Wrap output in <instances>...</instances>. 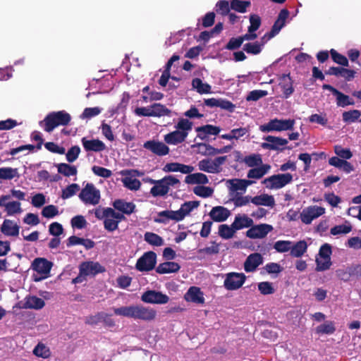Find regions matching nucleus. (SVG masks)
Instances as JSON below:
<instances>
[{
	"instance_id": "42",
	"label": "nucleus",
	"mask_w": 361,
	"mask_h": 361,
	"mask_svg": "<svg viewBox=\"0 0 361 361\" xmlns=\"http://www.w3.org/2000/svg\"><path fill=\"white\" fill-rule=\"evenodd\" d=\"M262 47L263 43L259 42H248L243 45V49L247 54L257 55L262 51Z\"/></svg>"
},
{
	"instance_id": "40",
	"label": "nucleus",
	"mask_w": 361,
	"mask_h": 361,
	"mask_svg": "<svg viewBox=\"0 0 361 361\" xmlns=\"http://www.w3.org/2000/svg\"><path fill=\"white\" fill-rule=\"evenodd\" d=\"M16 177H19L18 169L11 167L0 168V179L11 180Z\"/></svg>"
},
{
	"instance_id": "37",
	"label": "nucleus",
	"mask_w": 361,
	"mask_h": 361,
	"mask_svg": "<svg viewBox=\"0 0 361 361\" xmlns=\"http://www.w3.org/2000/svg\"><path fill=\"white\" fill-rule=\"evenodd\" d=\"M231 184L230 190L233 192L238 190L245 191L247 187L252 183V181L243 179L229 180Z\"/></svg>"
},
{
	"instance_id": "64",
	"label": "nucleus",
	"mask_w": 361,
	"mask_h": 361,
	"mask_svg": "<svg viewBox=\"0 0 361 361\" xmlns=\"http://www.w3.org/2000/svg\"><path fill=\"white\" fill-rule=\"evenodd\" d=\"M58 208L53 204L47 205L44 207L42 210V215L45 218H53L58 215Z\"/></svg>"
},
{
	"instance_id": "31",
	"label": "nucleus",
	"mask_w": 361,
	"mask_h": 361,
	"mask_svg": "<svg viewBox=\"0 0 361 361\" xmlns=\"http://www.w3.org/2000/svg\"><path fill=\"white\" fill-rule=\"evenodd\" d=\"M270 169L271 166L269 164H261L249 170L247 176L248 178L259 179L267 174Z\"/></svg>"
},
{
	"instance_id": "15",
	"label": "nucleus",
	"mask_w": 361,
	"mask_h": 361,
	"mask_svg": "<svg viewBox=\"0 0 361 361\" xmlns=\"http://www.w3.org/2000/svg\"><path fill=\"white\" fill-rule=\"evenodd\" d=\"M272 230V226L269 224H262L255 226L252 225L250 226V228L247 231L246 236L251 239L263 238Z\"/></svg>"
},
{
	"instance_id": "46",
	"label": "nucleus",
	"mask_w": 361,
	"mask_h": 361,
	"mask_svg": "<svg viewBox=\"0 0 361 361\" xmlns=\"http://www.w3.org/2000/svg\"><path fill=\"white\" fill-rule=\"evenodd\" d=\"M243 162L249 167H254L259 166L262 164V159L259 154H252L245 156L243 159Z\"/></svg>"
},
{
	"instance_id": "58",
	"label": "nucleus",
	"mask_w": 361,
	"mask_h": 361,
	"mask_svg": "<svg viewBox=\"0 0 361 361\" xmlns=\"http://www.w3.org/2000/svg\"><path fill=\"white\" fill-rule=\"evenodd\" d=\"M33 353L35 355L43 358H47L50 355L49 349L42 343H39L35 347Z\"/></svg>"
},
{
	"instance_id": "26",
	"label": "nucleus",
	"mask_w": 361,
	"mask_h": 361,
	"mask_svg": "<svg viewBox=\"0 0 361 361\" xmlns=\"http://www.w3.org/2000/svg\"><path fill=\"white\" fill-rule=\"evenodd\" d=\"M115 209L121 212L123 214L130 215L135 212V204L133 202H127L123 200L117 199L113 202Z\"/></svg>"
},
{
	"instance_id": "35",
	"label": "nucleus",
	"mask_w": 361,
	"mask_h": 361,
	"mask_svg": "<svg viewBox=\"0 0 361 361\" xmlns=\"http://www.w3.org/2000/svg\"><path fill=\"white\" fill-rule=\"evenodd\" d=\"M191 147L193 149L196 148L197 149V153L204 156L215 155V147L204 142L194 144Z\"/></svg>"
},
{
	"instance_id": "29",
	"label": "nucleus",
	"mask_w": 361,
	"mask_h": 361,
	"mask_svg": "<svg viewBox=\"0 0 361 361\" xmlns=\"http://www.w3.org/2000/svg\"><path fill=\"white\" fill-rule=\"evenodd\" d=\"M45 305L44 301L37 296H28L25 298V302L21 306L24 309L40 310Z\"/></svg>"
},
{
	"instance_id": "12",
	"label": "nucleus",
	"mask_w": 361,
	"mask_h": 361,
	"mask_svg": "<svg viewBox=\"0 0 361 361\" xmlns=\"http://www.w3.org/2000/svg\"><path fill=\"white\" fill-rule=\"evenodd\" d=\"M325 213V209L318 206H310L302 210L300 218L302 223L310 224L312 221Z\"/></svg>"
},
{
	"instance_id": "4",
	"label": "nucleus",
	"mask_w": 361,
	"mask_h": 361,
	"mask_svg": "<svg viewBox=\"0 0 361 361\" xmlns=\"http://www.w3.org/2000/svg\"><path fill=\"white\" fill-rule=\"evenodd\" d=\"M295 121L294 119H278L270 120L267 123L259 126L262 132L285 131L293 129Z\"/></svg>"
},
{
	"instance_id": "30",
	"label": "nucleus",
	"mask_w": 361,
	"mask_h": 361,
	"mask_svg": "<svg viewBox=\"0 0 361 361\" xmlns=\"http://www.w3.org/2000/svg\"><path fill=\"white\" fill-rule=\"evenodd\" d=\"M251 202L255 205H264L271 207L275 205L274 197L267 194H262L252 197Z\"/></svg>"
},
{
	"instance_id": "39",
	"label": "nucleus",
	"mask_w": 361,
	"mask_h": 361,
	"mask_svg": "<svg viewBox=\"0 0 361 361\" xmlns=\"http://www.w3.org/2000/svg\"><path fill=\"white\" fill-rule=\"evenodd\" d=\"M361 116V111L357 109H353L348 111H344L342 114L343 121L345 123H354Z\"/></svg>"
},
{
	"instance_id": "23",
	"label": "nucleus",
	"mask_w": 361,
	"mask_h": 361,
	"mask_svg": "<svg viewBox=\"0 0 361 361\" xmlns=\"http://www.w3.org/2000/svg\"><path fill=\"white\" fill-rule=\"evenodd\" d=\"M279 85L281 86L284 97L288 98L294 92L293 80L290 74H282L279 77Z\"/></svg>"
},
{
	"instance_id": "44",
	"label": "nucleus",
	"mask_w": 361,
	"mask_h": 361,
	"mask_svg": "<svg viewBox=\"0 0 361 361\" xmlns=\"http://www.w3.org/2000/svg\"><path fill=\"white\" fill-rule=\"evenodd\" d=\"M335 331L334 324L331 321H327L316 328V332L319 334H332Z\"/></svg>"
},
{
	"instance_id": "22",
	"label": "nucleus",
	"mask_w": 361,
	"mask_h": 361,
	"mask_svg": "<svg viewBox=\"0 0 361 361\" xmlns=\"http://www.w3.org/2000/svg\"><path fill=\"white\" fill-rule=\"evenodd\" d=\"M231 215V212L222 206H216L212 209L209 212L211 219L216 222H223Z\"/></svg>"
},
{
	"instance_id": "1",
	"label": "nucleus",
	"mask_w": 361,
	"mask_h": 361,
	"mask_svg": "<svg viewBox=\"0 0 361 361\" xmlns=\"http://www.w3.org/2000/svg\"><path fill=\"white\" fill-rule=\"evenodd\" d=\"M113 310L116 315L143 321H152L157 316V312L153 308L140 305L113 307Z\"/></svg>"
},
{
	"instance_id": "47",
	"label": "nucleus",
	"mask_w": 361,
	"mask_h": 361,
	"mask_svg": "<svg viewBox=\"0 0 361 361\" xmlns=\"http://www.w3.org/2000/svg\"><path fill=\"white\" fill-rule=\"evenodd\" d=\"M250 6V1H240V0H231V9L239 12L245 13L247 8Z\"/></svg>"
},
{
	"instance_id": "54",
	"label": "nucleus",
	"mask_w": 361,
	"mask_h": 361,
	"mask_svg": "<svg viewBox=\"0 0 361 361\" xmlns=\"http://www.w3.org/2000/svg\"><path fill=\"white\" fill-rule=\"evenodd\" d=\"M293 242L290 240H278L274 245V248L278 252H286L288 251H290V248H292Z\"/></svg>"
},
{
	"instance_id": "20",
	"label": "nucleus",
	"mask_w": 361,
	"mask_h": 361,
	"mask_svg": "<svg viewBox=\"0 0 361 361\" xmlns=\"http://www.w3.org/2000/svg\"><path fill=\"white\" fill-rule=\"evenodd\" d=\"M184 299L188 302H192L196 304H204V293L200 288L197 286H191L184 295Z\"/></svg>"
},
{
	"instance_id": "11",
	"label": "nucleus",
	"mask_w": 361,
	"mask_h": 361,
	"mask_svg": "<svg viewBox=\"0 0 361 361\" xmlns=\"http://www.w3.org/2000/svg\"><path fill=\"white\" fill-rule=\"evenodd\" d=\"M267 142H262L261 146L263 149L269 150H275L283 152L286 147H285L288 144V140L275 137L272 135H268L264 137Z\"/></svg>"
},
{
	"instance_id": "16",
	"label": "nucleus",
	"mask_w": 361,
	"mask_h": 361,
	"mask_svg": "<svg viewBox=\"0 0 361 361\" xmlns=\"http://www.w3.org/2000/svg\"><path fill=\"white\" fill-rule=\"evenodd\" d=\"M52 262L45 258H36L32 263V268L37 273L44 275L42 278H47L52 267Z\"/></svg>"
},
{
	"instance_id": "51",
	"label": "nucleus",
	"mask_w": 361,
	"mask_h": 361,
	"mask_svg": "<svg viewBox=\"0 0 361 361\" xmlns=\"http://www.w3.org/2000/svg\"><path fill=\"white\" fill-rule=\"evenodd\" d=\"M175 127L178 130L185 133L188 136L192 128V122L187 118H180Z\"/></svg>"
},
{
	"instance_id": "17",
	"label": "nucleus",
	"mask_w": 361,
	"mask_h": 361,
	"mask_svg": "<svg viewBox=\"0 0 361 361\" xmlns=\"http://www.w3.org/2000/svg\"><path fill=\"white\" fill-rule=\"evenodd\" d=\"M195 130L197 133V137L202 140L207 141L209 135H218L221 128L219 126L207 124L197 127Z\"/></svg>"
},
{
	"instance_id": "25",
	"label": "nucleus",
	"mask_w": 361,
	"mask_h": 361,
	"mask_svg": "<svg viewBox=\"0 0 361 361\" xmlns=\"http://www.w3.org/2000/svg\"><path fill=\"white\" fill-rule=\"evenodd\" d=\"M187 134L184 132H180L177 129L173 132H171L164 137V140L169 145H176L182 143L185 140Z\"/></svg>"
},
{
	"instance_id": "33",
	"label": "nucleus",
	"mask_w": 361,
	"mask_h": 361,
	"mask_svg": "<svg viewBox=\"0 0 361 361\" xmlns=\"http://www.w3.org/2000/svg\"><path fill=\"white\" fill-rule=\"evenodd\" d=\"M151 111L152 117L170 116L171 113L170 109L161 103L152 104Z\"/></svg>"
},
{
	"instance_id": "32",
	"label": "nucleus",
	"mask_w": 361,
	"mask_h": 361,
	"mask_svg": "<svg viewBox=\"0 0 361 361\" xmlns=\"http://www.w3.org/2000/svg\"><path fill=\"white\" fill-rule=\"evenodd\" d=\"M188 184H207L209 182L207 176L202 173H195L188 175L185 178Z\"/></svg>"
},
{
	"instance_id": "59",
	"label": "nucleus",
	"mask_w": 361,
	"mask_h": 361,
	"mask_svg": "<svg viewBox=\"0 0 361 361\" xmlns=\"http://www.w3.org/2000/svg\"><path fill=\"white\" fill-rule=\"evenodd\" d=\"M250 25L248 27V32H255L259 28L261 25V18L257 14H252L250 16Z\"/></svg>"
},
{
	"instance_id": "3",
	"label": "nucleus",
	"mask_w": 361,
	"mask_h": 361,
	"mask_svg": "<svg viewBox=\"0 0 361 361\" xmlns=\"http://www.w3.org/2000/svg\"><path fill=\"white\" fill-rule=\"evenodd\" d=\"M148 182L151 184H154V186L151 188L149 192L154 197L166 195L170 190V187L180 184V180L175 176L171 175L166 176L159 180L149 178Z\"/></svg>"
},
{
	"instance_id": "6",
	"label": "nucleus",
	"mask_w": 361,
	"mask_h": 361,
	"mask_svg": "<svg viewBox=\"0 0 361 361\" xmlns=\"http://www.w3.org/2000/svg\"><path fill=\"white\" fill-rule=\"evenodd\" d=\"M293 180V176L289 173L273 175L265 178L262 183L268 189H280L289 184Z\"/></svg>"
},
{
	"instance_id": "52",
	"label": "nucleus",
	"mask_w": 361,
	"mask_h": 361,
	"mask_svg": "<svg viewBox=\"0 0 361 361\" xmlns=\"http://www.w3.org/2000/svg\"><path fill=\"white\" fill-rule=\"evenodd\" d=\"M231 8V5L226 0H220L216 4V12L223 16H227Z\"/></svg>"
},
{
	"instance_id": "56",
	"label": "nucleus",
	"mask_w": 361,
	"mask_h": 361,
	"mask_svg": "<svg viewBox=\"0 0 361 361\" xmlns=\"http://www.w3.org/2000/svg\"><path fill=\"white\" fill-rule=\"evenodd\" d=\"M330 54L333 61L335 63L341 65L344 67L348 66V60L345 56L339 54L334 49H331L330 50Z\"/></svg>"
},
{
	"instance_id": "45",
	"label": "nucleus",
	"mask_w": 361,
	"mask_h": 361,
	"mask_svg": "<svg viewBox=\"0 0 361 361\" xmlns=\"http://www.w3.org/2000/svg\"><path fill=\"white\" fill-rule=\"evenodd\" d=\"M236 230L231 225L229 226L227 224H221L219 226V235L224 239L231 238Z\"/></svg>"
},
{
	"instance_id": "41",
	"label": "nucleus",
	"mask_w": 361,
	"mask_h": 361,
	"mask_svg": "<svg viewBox=\"0 0 361 361\" xmlns=\"http://www.w3.org/2000/svg\"><path fill=\"white\" fill-rule=\"evenodd\" d=\"M144 238L147 243L154 246H161L164 245L163 238L158 234L152 232H146Z\"/></svg>"
},
{
	"instance_id": "34",
	"label": "nucleus",
	"mask_w": 361,
	"mask_h": 361,
	"mask_svg": "<svg viewBox=\"0 0 361 361\" xmlns=\"http://www.w3.org/2000/svg\"><path fill=\"white\" fill-rule=\"evenodd\" d=\"M307 244L305 240H300L295 244H292L290 248V255L294 257H300L307 251Z\"/></svg>"
},
{
	"instance_id": "21",
	"label": "nucleus",
	"mask_w": 361,
	"mask_h": 361,
	"mask_svg": "<svg viewBox=\"0 0 361 361\" xmlns=\"http://www.w3.org/2000/svg\"><path fill=\"white\" fill-rule=\"evenodd\" d=\"M289 16V11L286 8L281 9L279 13L277 19L274 22L270 30L271 37H274L284 27L286 20Z\"/></svg>"
},
{
	"instance_id": "13",
	"label": "nucleus",
	"mask_w": 361,
	"mask_h": 361,
	"mask_svg": "<svg viewBox=\"0 0 361 361\" xmlns=\"http://www.w3.org/2000/svg\"><path fill=\"white\" fill-rule=\"evenodd\" d=\"M144 302L150 304H166L169 301L167 295L156 290H147L141 296Z\"/></svg>"
},
{
	"instance_id": "62",
	"label": "nucleus",
	"mask_w": 361,
	"mask_h": 361,
	"mask_svg": "<svg viewBox=\"0 0 361 361\" xmlns=\"http://www.w3.org/2000/svg\"><path fill=\"white\" fill-rule=\"evenodd\" d=\"M352 231L350 225H338L331 228L330 233L331 235H336L338 234H347Z\"/></svg>"
},
{
	"instance_id": "7",
	"label": "nucleus",
	"mask_w": 361,
	"mask_h": 361,
	"mask_svg": "<svg viewBox=\"0 0 361 361\" xmlns=\"http://www.w3.org/2000/svg\"><path fill=\"white\" fill-rule=\"evenodd\" d=\"M79 198L85 204L96 205L99 202L100 192L92 183H87L80 191Z\"/></svg>"
},
{
	"instance_id": "24",
	"label": "nucleus",
	"mask_w": 361,
	"mask_h": 361,
	"mask_svg": "<svg viewBox=\"0 0 361 361\" xmlns=\"http://www.w3.org/2000/svg\"><path fill=\"white\" fill-rule=\"evenodd\" d=\"M20 226L12 220L5 219L1 224L0 231L6 236H18Z\"/></svg>"
},
{
	"instance_id": "60",
	"label": "nucleus",
	"mask_w": 361,
	"mask_h": 361,
	"mask_svg": "<svg viewBox=\"0 0 361 361\" xmlns=\"http://www.w3.org/2000/svg\"><path fill=\"white\" fill-rule=\"evenodd\" d=\"M80 153V148L78 145L72 146L66 154V160L69 163L75 161Z\"/></svg>"
},
{
	"instance_id": "61",
	"label": "nucleus",
	"mask_w": 361,
	"mask_h": 361,
	"mask_svg": "<svg viewBox=\"0 0 361 361\" xmlns=\"http://www.w3.org/2000/svg\"><path fill=\"white\" fill-rule=\"evenodd\" d=\"M243 44L240 36L237 37H231L225 46V49L230 51H233L239 49Z\"/></svg>"
},
{
	"instance_id": "36",
	"label": "nucleus",
	"mask_w": 361,
	"mask_h": 361,
	"mask_svg": "<svg viewBox=\"0 0 361 361\" xmlns=\"http://www.w3.org/2000/svg\"><path fill=\"white\" fill-rule=\"evenodd\" d=\"M58 172L66 177L76 176L78 170L75 166L70 165L66 163H61L56 165Z\"/></svg>"
},
{
	"instance_id": "50",
	"label": "nucleus",
	"mask_w": 361,
	"mask_h": 361,
	"mask_svg": "<svg viewBox=\"0 0 361 361\" xmlns=\"http://www.w3.org/2000/svg\"><path fill=\"white\" fill-rule=\"evenodd\" d=\"M80 190V186L77 183H72L62 190L61 198L63 200L68 199L76 194Z\"/></svg>"
},
{
	"instance_id": "28",
	"label": "nucleus",
	"mask_w": 361,
	"mask_h": 361,
	"mask_svg": "<svg viewBox=\"0 0 361 361\" xmlns=\"http://www.w3.org/2000/svg\"><path fill=\"white\" fill-rule=\"evenodd\" d=\"M253 225V220L247 216L238 214L235 216L231 226L236 230H240L244 228H249Z\"/></svg>"
},
{
	"instance_id": "53",
	"label": "nucleus",
	"mask_w": 361,
	"mask_h": 361,
	"mask_svg": "<svg viewBox=\"0 0 361 361\" xmlns=\"http://www.w3.org/2000/svg\"><path fill=\"white\" fill-rule=\"evenodd\" d=\"M334 152L336 157L343 159L348 160L353 157V153L348 148H343L341 145L334 146Z\"/></svg>"
},
{
	"instance_id": "43",
	"label": "nucleus",
	"mask_w": 361,
	"mask_h": 361,
	"mask_svg": "<svg viewBox=\"0 0 361 361\" xmlns=\"http://www.w3.org/2000/svg\"><path fill=\"white\" fill-rule=\"evenodd\" d=\"M252 197L250 195L241 196L239 192H235L234 195L230 199L235 207H240L247 204L251 202Z\"/></svg>"
},
{
	"instance_id": "27",
	"label": "nucleus",
	"mask_w": 361,
	"mask_h": 361,
	"mask_svg": "<svg viewBox=\"0 0 361 361\" xmlns=\"http://www.w3.org/2000/svg\"><path fill=\"white\" fill-rule=\"evenodd\" d=\"M180 269V265L175 262H165L159 264L156 271L160 274L176 273Z\"/></svg>"
},
{
	"instance_id": "18",
	"label": "nucleus",
	"mask_w": 361,
	"mask_h": 361,
	"mask_svg": "<svg viewBox=\"0 0 361 361\" xmlns=\"http://www.w3.org/2000/svg\"><path fill=\"white\" fill-rule=\"evenodd\" d=\"M84 149L87 152H100L106 149L105 144L99 139L88 140L84 137L81 139Z\"/></svg>"
},
{
	"instance_id": "49",
	"label": "nucleus",
	"mask_w": 361,
	"mask_h": 361,
	"mask_svg": "<svg viewBox=\"0 0 361 361\" xmlns=\"http://www.w3.org/2000/svg\"><path fill=\"white\" fill-rule=\"evenodd\" d=\"M193 192L199 197L207 198L213 195L214 190L210 187L197 185L193 188Z\"/></svg>"
},
{
	"instance_id": "48",
	"label": "nucleus",
	"mask_w": 361,
	"mask_h": 361,
	"mask_svg": "<svg viewBox=\"0 0 361 361\" xmlns=\"http://www.w3.org/2000/svg\"><path fill=\"white\" fill-rule=\"evenodd\" d=\"M336 104L338 106L345 107L346 106L355 104V102L353 99H351L348 95H346L340 91H338V92L336 94Z\"/></svg>"
},
{
	"instance_id": "8",
	"label": "nucleus",
	"mask_w": 361,
	"mask_h": 361,
	"mask_svg": "<svg viewBox=\"0 0 361 361\" xmlns=\"http://www.w3.org/2000/svg\"><path fill=\"white\" fill-rule=\"evenodd\" d=\"M157 255L153 251H149L140 257L135 267L140 271H148L152 270L156 265Z\"/></svg>"
},
{
	"instance_id": "5",
	"label": "nucleus",
	"mask_w": 361,
	"mask_h": 361,
	"mask_svg": "<svg viewBox=\"0 0 361 361\" xmlns=\"http://www.w3.org/2000/svg\"><path fill=\"white\" fill-rule=\"evenodd\" d=\"M124 178L122 179L123 185L130 190H138L140 188L141 183L135 177H140L143 172L137 169H124L119 173Z\"/></svg>"
},
{
	"instance_id": "10",
	"label": "nucleus",
	"mask_w": 361,
	"mask_h": 361,
	"mask_svg": "<svg viewBox=\"0 0 361 361\" xmlns=\"http://www.w3.org/2000/svg\"><path fill=\"white\" fill-rule=\"evenodd\" d=\"M80 276H95L106 271L104 267L98 262L87 261L83 262L79 265Z\"/></svg>"
},
{
	"instance_id": "14",
	"label": "nucleus",
	"mask_w": 361,
	"mask_h": 361,
	"mask_svg": "<svg viewBox=\"0 0 361 361\" xmlns=\"http://www.w3.org/2000/svg\"><path fill=\"white\" fill-rule=\"evenodd\" d=\"M143 147L159 157L167 155L170 152L169 147L165 143L154 140L144 142Z\"/></svg>"
},
{
	"instance_id": "55",
	"label": "nucleus",
	"mask_w": 361,
	"mask_h": 361,
	"mask_svg": "<svg viewBox=\"0 0 361 361\" xmlns=\"http://www.w3.org/2000/svg\"><path fill=\"white\" fill-rule=\"evenodd\" d=\"M21 204L17 201L8 202L5 207L7 214L9 216L19 214L22 212Z\"/></svg>"
},
{
	"instance_id": "2",
	"label": "nucleus",
	"mask_w": 361,
	"mask_h": 361,
	"mask_svg": "<svg viewBox=\"0 0 361 361\" xmlns=\"http://www.w3.org/2000/svg\"><path fill=\"white\" fill-rule=\"evenodd\" d=\"M71 120V115L66 111H53L48 114L44 120L39 122V126L44 131L51 133L59 126L68 125Z\"/></svg>"
},
{
	"instance_id": "38",
	"label": "nucleus",
	"mask_w": 361,
	"mask_h": 361,
	"mask_svg": "<svg viewBox=\"0 0 361 361\" xmlns=\"http://www.w3.org/2000/svg\"><path fill=\"white\" fill-rule=\"evenodd\" d=\"M192 88L200 94H208L211 92V86L207 83H203L200 78H195L192 80Z\"/></svg>"
},
{
	"instance_id": "63",
	"label": "nucleus",
	"mask_w": 361,
	"mask_h": 361,
	"mask_svg": "<svg viewBox=\"0 0 361 361\" xmlns=\"http://www.w3.org/2000/svg\"><path fill=\"white\" fill-rule=\"evenodd\" d=\"M336 276L341 281L345 282L349 281L352 279L351 271H350V267L345 269H338L336 271Z\"/></svg>"
},
{
	"instance_id": "19",
	"label": "nucleus",
	"mask_w": 361,
	"mask_h": 361,
	"mask_svg": "<svg viewBox=\"0 0 361 361\" xmlns=\"http://www.w3.org/2000/svg\"><path fill=\"white\" fill-rule=\"evenodd\" d=\"M263 263L262 256L257 252L250 254L244 262V269L246 272H253Z\"/></svg>"
},
{
	"instance_id": "57",
	"label": "nucleus",
	"mask_w": 361,
	"mask_h": 361,
	"mask_svg": "<svg viewBox=\"0 0 361 361\" xmlns=\"http://www.w3.org/2000/svg\"><path fill=\"white\" fill-rule=\"evenodd\" d=\"M198 169L207 173H216V170H214L212 160L209 159H204L200 161Z\"/></svg>"
},
{
	"instance_id": "9",
	"label": "nucleus",
	"mask_w": 361,
	"mask_h": 361,
	"mask_svg": "<svg viewBox=\"0 0 361 361\" xmlns=\"http://www.w3.org/2000/svg\"><path fill=\"white\" fill-rule=\"evenodd\" d=\"M246 276L243 273L230 272L226 275L224 286L228 290H235L243 285Z\"/></svg>"
}]
</instances>
